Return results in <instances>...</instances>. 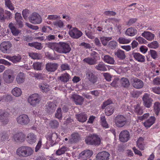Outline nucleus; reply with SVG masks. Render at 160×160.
Here are the masks:
<instances>
[{"label":"nucleus","instance_id":"f257e3e1","mask_svg":"<svg viewBox=\"0 0 160 160\" xmlns=\"http://www.w3.org/2000/svg\"><path fill=\"white\" fill-rule=\"evenodd\" d=\"M49 46L51 49L60 53L66 54L69 52L71 50L69 45L63 42L51 43L49 44Z\"/></svg>","mask_w":160,"mask_h":160},{"label":"nucleus","instance_id":"f03ea898","mask_svg":"<svg viewBox=\"0 0 160 160\" xmlns=\"http://www.w3.org/2000/svg\"><path fill=\"white\" fill-rule=\"evenodd\" d=\"M33 150L30 147L23 146L17 150V154L20 157H27L32 154Z\"/></svg>","mask_w":160,"mask_h":160},{"label":"nucleus","instance_id":"7ed1b4c3","mask_svg":"<svg viewBox=\"0 0 160 160\" xmlns=\"http://www.w3.org/2000/svg\"><path fill=\"white\" fill-rule=\"evenodd\" d=\"M114 122L115 126L118 128H121L126 125L127 123V119L124 116L118 114L114 117Z\"/></svg>","mask_w":160,"mask_h":160},{"label":"nucleus","instance_id":"20e7f679","mask_svg":"<svg viewBox=\"0 0 160 160\" xmlns=\"http://www.w3.org/2000/svg\"><path fill=\"white\" fill-rule=\"evenodd\" d=\"M86 78L92 83L94 84L97 81L98 78L94 71L91 69H88L85 72Z\"/></svg>","mask_w":160,"mask_h":160},{"label":"nucleus","instance_id":"39448f33","mask_svg":"<svg viewBox=\"0 0 160 160\" xmlns=\"http://www.w3.org/2000/svg\"><path fill=\"white\" fill-rule=\"evenodd\" d=\"M40 100V98L38 94H34L31 95L28 99V102L33 107H36L38 104Z\"/></svg>","mask_w":160,"mask_h":160},{"label":"nucleus","instance_id":"423d86ee","mask_svg":"<svg viewBox=\"0 0 160 160\" xmlns=\"http://www.w3.org/2000/svg\"><path fill=\"white\" fill-rule=\"evenodd\" d=\"M151 96L148 93L144 94L142 97V100L143 105L147 108H150L152 105L153 101L151 98Z\"/></svg>","mask_w":160,"mask_h":160},{"label":"nucleus","instance_id":"0eeeda50","mask_svg":"<svg viewBox=\"0 0 160 160\" xmlns=\"http://www.w3.org/2000/svg\"><path fill=\"white\" fill-rule=\"evenodd\" d=\"M13 71L10 69L5 71L3 73V79L4 82L7 83H12L13 80Z\"/></svg>","mask_w":160,"mask_h":160},{"label":"nucleus","instance_id":"6e6552de","mask_svg":"<svg viewBox=\"0 0 160 160\" xmlns=\"http://www.w3.org/2000/svg\"><path fill=\"white\" fill-rule=\"evenodd\" d=\"M30 22L34 24H39L42 21V18L41 16L38 13L33 12L29 18Z\"/></svg>","mask_w":160,"mask_h":160},{"label":"nucleus","instance_id":"1a4fd4ad","mask_svg":"<svg viewBox=\"0 0 160 160\" xmlns=\"http://www.w3.org/2000/svg\"><path fill=\"white\" fill-rule=\"evenodd\" d=\"M17 122L22 125H27L29 122L30 119L28 116L25 114L19 115L17 118Z\"/></svg>","mask_w":160,"mask_h":160},{"label":"nucleus","instance_id":"9d476101","mask_svg":"<svg viewBox=\"0 0 160 160\" xmlns=\"http://www.w3.org/2000/svg\"><path fill=\"white\" fill-rule=\"evenodd\" d=\"M9 113L2 109H0V122L3 125L7 124L9 122Z\"/></svg>","mask_w":160,"mask_h":160},{"label":"nucleus","instance_id":"9b49d317","mask_svg":"<svg viewBox=\"0 0 160 160\" xmlns=\"http://www.w3.org/2000/svg\"><path fill=\"white\" fill-rule=\"evenodd\" d=\"M130 138V134L127 130L122 131L119 135V139L122 142H125L128 141Z\"/></svg>","mask_w":160,"mask_h":160},{"label":"nucleus","instance_id":"f8f14e48","mask_svg":"<svg viewBox=\"0 0 160 160\" xmlns=\"http://www.w3.org/2000/svg\"><path fill=\"white\" fill-rule=\"evenodd\" d=\"M12 46L10 42H3L0 45V50L3 53H8L10 52V49Z\"/></svg>","mask_w":160,"mask_h":160},{"label":"nucleus","instance_id":"ddd939ff","mask_svg":"<svg viewBox=\"0 0 160 160\" xmlns=\"http://www.w3.org/2000/svg\"><path fill=\"white\" fill-rule=\"evenodd\" d=\"M69 34L72 38L78 39L82 35V33L77 28H74L69 31Z\"/></svg>","mask_w":160,"mask_h":160},{"label":"nucleus","instance_id":"4468645a","mask_svg":"<svg viewBox=\"0 0 160 160\" xmlns=\"http://www.w3.org/2000/svg\"><path fill=\"white\" fill-rule=\"evenodd\" d=\"M25 137V134L22 132H17L13 136L14 141L17 142H22L24 141Z\"/></svg>","mask_w":160,"mask_h":160},{"label":"nucleus","instance_id":"2eb2a0df","mask_svg":"<svg viewBox=\"0 0 160 160\" xmlns=\"http://www.w3.org/2000/svg\"><path fill=\"white\" fill-rule=\"evenodd\" d=\"M110 155V154L106 151L99 152L96 156V160H109Z\"/></svg>","mask_w":160,"mask_h":160},{"label":"nucleus","instance_id":"dca6fc26","mask_svg":"<svg viewBox=\"0 0 160 160\" xmlns=\"http://www.w3.org/2000/svg\"><path fill=\"white\" fill-rule=\"evenodd\" d=\"M132 80V85L134 88L137 89H140L143 87V83L141 80L135 78H133Z\"/></svg>","mask_w":160,"mask_h":160},{"label":"nucleus","instance_id":"f3484780","mask_svg":"<svg viewBox=\"0 0 160 160\" xmlns=\"http://www.w3.org/2000/svg\"><path fill=\"white\" fill-rule=\"evenodd\" d=\"M93 153V152L92 150H84L79 153V158L82 159H89Z\"/></svg>","mask_w":160,"mask_h":160},{"label":"nucleus","instance_id":"a211bd4d","mask_svg":"<svg viewBox=\"0 0 160 160\" xmlns=\"http://www.w3.org/2000/svg\"><path fill=\"white\" fill-rule=\"evenodd\" d=\"M46 111L48 113H52L56 109V105L54 103L49 102L46 105Z\"/></svg>","mask_w":160,"mask_h":160},{"label":"nucleus","instance_id":"6ab92c4d","mask_svg":"<svg viewBox=\"0 0 160 160\" xmlns=\"http://www.w3.org/2000/svg\"><path fill=\"white\" fill-rule=\"evenodd\" d=\"M46 137L48 140L50 141L51 143L54 144L56 141L58 139V136L57 133L55 132L48 133L46 136Z\"/></svg>","mask_w":160,"mask_h":160},{"label":"nucleus","instance_id":"aec40b11","mask_svg":"<svg viewBox=\"0 0 160 160\" xmlns=\"http://www.w3.org/2000/svg\"><path fill=\"white\" fill-rule=\"evenodd\" d=\"M70 78V76L67 73H63L58 78V80L62 83H67Z\"/></svg>","mask_w":160,"mask_h":160},{"label":"nucleus","instance_id":"412c9836","mask_svg":"<svg viewBox=\"0 0 160 160\" xmlns=\"http://www.w3.org/2000/svg\"><path fill=\"white\" fill-rule=\"evenodd\" d=\"M72 98L76 105H80L83 103L84 99L82 97L77 94H74Z\"/></svg>","mask_w":160,"mask_h":160},{"label":"nucleus","instance_id":"4be33fe9","mask_svg":"<svg viewBox=\"0 0 160 160\" xmlns=\"http://www.w3.org/2000/svg\"><path fill=\"white\" fill-rule=\"evenodd\" d=\"M58 65L56 63L49 62L46 65V69L48 72H53L58 68Z\"/></svg>","mask_w":160,"mask_h":160},{"label":"nucleus","instance_id":"5701e85b","mask_svg":"<svg viewBox=\"0 0 160 160\" xmlns=\"http://www.w3.org/2000/svg\"><path fill=\"white\" fill-rule=\"evenodd\" d=\"M132 55L136 60L139 62H144L145 61V56L139 53L133 52H132Z\"/></svg>","mask_w":160,"mask_h":160},{"label":"nucleus","instance_id":"b1692460","mask_svg":"<svg viewBox=\"0 0 160 160\" xmlns=\"http://www.w3.org/2000/svg\"><path fill=\"white\" fill-rule=\"evenodd\" d=\"M4 58L15 63L19 62L21 59V56L19 55L18 56L14 55L12 56L6 55L5 56Z\"/></svg>","mask_w":160,"mask_h":160},{"label":"nucleus","instance_id":"393cba45","mask_svg":"<svg viewBox=\"0 0 160 160\" xmlns=\"http://www.w3.org/2000/svg\"><path fill=\"white\" fill-rule=\"evenodd\" d=\"M115 56L120 60H123L126 57L124 51L118 49L114 52Z\"/></svg>","mask_w":160,"mask_h":160},{"label":"nucleus","instance_id":"a878e982","mask_svg":"<svg viewBox=\"0 0 160 160\" xmlns=\"http://www.w3.org/2000/svg\"><path fill=\"white\" fill-rule=\"evenodd\" d=\"M155 118L154 116H151L143 122V124L146 127H150L155 122Z\"/></svg>","mask_w":160,"mask_h":160},{"label":"nucleus","instance_id":"bb28decb","mask_svg":"<svg viewBox=\"0 0 160 160\" xmlns=\"http://www.w3.org/2000/svg\"><path fill=\"white\" fill-rule=\"evenodd\" d=\"M27 141L30 144L34 143L37 140V137L33 133H30L28 134L27 137Z\"/></svg>","mask_w":160,"mask_h":160},{"label":"nucleus","instance_id":"cd10ccee","mask_svg":"<svg viewBox=\"0 0 160 160\" xmlns=\"http://www.w3.org/2000/svg\"><path fill=\"white\" fill-rule=\"evenodd\" d=\"M75 116L76 118L79 122H84L87 120V115L84 112L76 114Z\"/></svg>","mask_w":160,"mask_h":160},{"label":"nucleus","instance_id":"c85d7f7f","mask_svg":"<svg viewBox=\"0 0 160 160\" xmlns=\"http://www.w3.org/2000/svg\"><path fill=\"white\" fill-rule=\"evenodd\" d=\"M38 86L41 90L43 92H46L50 90L49 85L45 82L39 83Z\"/></svg>","mask_w":160,"mask_h":160},{"label":"nucleus","instance_id":"c756f323","mask_svg":"<svg viewBox=\"0 0 160 160\" xmlns=\"http://www.w3.org/2000/svg\"><path fill=\"white\" fill-rule=\"evenodd\" d=\"M142 35L147 40L149 41L153 40L155 37L154 34L148 31H144L142 33Z\"/></svg>","mask_w":160,"mask_h":160},{"label":"nucleus","instance_id":"7c9ffc66","mask_svg":"<svg viewBox=\"0 0 160 160\" xmlns=\"http://www.w3.org/2000/svg\"><path fill=\"white\" fill-rule=\"evenodd\" d=\"M8 27L11 30L12 34L14 36H18L20 32V31L17 29L12 22L9 24Z\"/></svg>","mask_w":160,"mask_h":160},{"label":"nucleus","instance_id":"2f4dec72","mask_svg":"<svg viewBox=\"0 0 160 160\" xmlns=\"http://www.w3.org/2000/svg\"><path fill=\"white\" fill-rule=\"evenodd\" d=\"M93 142L91 143L93 145L98 146L101 143V139L100 138L97 134H92Z\"/></svg>","mask_w":160,"mask_h":160},{"label":"nucleus","instance_id":"473e14b6","mask_svg":"<svg viewBox=\"0 0 160 160\" xmlns=\"http://www.w3.org/2000/svg\"><path fill=\"white\" fill-rule=\"evenodd\" d=\"M25 77L24 74L22 72H20L17 76L16 81L18 84L23 83L25 80Z\"/></svg>","mask_w":160,"mask_h":160},{"label":"nucleus","instance_id":"72a5a7b5","mask_svg":"<svg viewBox=\"0 0 160 160\" xmlns=\"http://www.w3.org/2000/svg\"><path fill=\"white\" fill-rule=\"evenodd\" d=\"M82 61L90 65H94L97 62L94 58L91 57L85 58Z\"/></svg>","mask_w":160,"mask_h":160},{"label":"nucleus","instance_id":"f704fd0d","mask_svg":"<svg viewBox=\"0 0 160 160\" xmlns=\"http://www.w3.org/2000/svg\"><path fill=\"white\" fill-rule=\"evenodd\" d=\"M103 60L105 62L111 64H114L115 62L114 58L109 55H105Z\"/></svg>","mask_w":160,"mask_h":160},{"label":"nucleus","instance_id":"c9c22d12","mask_svg":"<svg viewBox=\"0 0 160 160\" xmlns=\"http://www.w3.org/2000/svg\"><path fill=\"white\" fill-rule=\"evenodd\" d=\"M137 32V31L136 29L131 27L127 29L125 34L127 35L132 36L136 34Z\"/></svg>","mask_w":160,"mask_h":160},{"label":"nucleus","instance_id":"e433bc0d","mask_svg":"<svg viewBox=\"0 0 160 160\" xmlns=\"http://www.w3.org/2000/svg\"><path fill=\"white\" fill-rule=\"evenodd\" d=\"M95 67L96 69L99 71H105L107 70L105 65L102 62H99Z\"/></svg>","mask_w":160,"mask_h":160},{"label":"nucleus","instance_id":"4c0bfd02","mask_svg":"<svg viewBox=\"0 0 160 160\" xmlns=\"http://www.w3.org/2000/svg\"><path fill=\"white\" fill-rule=\"evenodd\" d=\"M49 124L51 128L53 129H57L59 126L58 122L55 119L51 120L50 121Z\"/></svg>","mask_w":160,"mask_h":160},{"label":"nucleus","instance_id":"58836bf2","mask_svg":"<svg viewBox=\"0 0 160 160\" xmlns=\"http://www.w3.org/2000/svg\"><path fill=\"white\" fill-rule=\"evenodd\" d=\"M114 109V108L111 106L107 107L105 110L106 115L108 116L111 115L113 113Z\"/></svg>","mask_w":160,"mask_h":160},{"label":"nucleus","instance_id":"ea45409f","mask_svg":"<svg viewBox=\"0 0 160 160\" xmlns=\"http://www.w3.org/2000/svg\"><path fill=\"white\" fill-rule=\"evenodd\" d=\"M28 45L31 47H34L36 49L38 50L41 49L42 48L41 43L38 42H33L32 43H29Z\"/></svg>","mask_w":160,"mask_h":160},{"label":"nucleus","instance_id":"a19ab883","mask_svg":"<svg viewBox=\"0 0 160 160\" xmlns=\"http://www.w3.org/2000/svg\"><path fill=\"white\" fill-rule=\"evenodd\" d=\"M122 86L125 88H128L130 85L129 80L126 78H122L120 81Z\"/></svg>","mask_w":160,"mask_h":160},{"label":"nucleus","instance_id":"79ce46f5","mask_svg":"<svg viewBox=\"0 0 160 160\" xmlns=\"http://www.w3.org/2000/svg\"><path fill=\"white\" fill-rule=\"evenodd\" d=\"M68 148L65 146H63L59 148L56 152V154L58 155H61L64 154L67 151Z\"/></svg>","mask_w":160,"mask_h":160},{"label":"nucleus","instance_id":"37998d69","mask_svg":"<svg viewBox=\"0 0 160 160\" xmlns=\"http://www.w3.org/2000/svg\"><path fill=\"white\" fill-rule=\"evenodd\" d=\"M9 136L6 131H1L0 132V138L2 141H5L8 140Z\"/></svg>","mask_w":160,"mask_h":160},{"label":"nucleus","instance_id":"c03bdc74","mask_svg":"<svg viewBox=\"0 0 160 160\" xmlns=\"http://www.w3.org/2000/svg\"><path fill=\"white\" fill-rule=\"evenodd\" d=\"M12 94L16 97H19L22 94L21 89L17 87H16L13 89L12 90Z\"/></svg>","mask_w":160,"mask_h":160},{"label":"nucleus","instance_id":"a18cd8bd","mask_svg":"<svg viewBox=\"0 0 160 160\" xmlns=\"http://www.w3.org/2000/svg\"><path fill=\"white\" fill-rule=\"evenodd\" d=\"M100 120L102 125L106 128H108V125L106 121V118L104 115H102L100 117Z\"/></svg>","mask_w":160,"mask_h":160},{"label":"nucleus","instance_id":"49530a36","mask_svg":"<svg viewBox=\"0 0 160 160\" xmlns=\"http://www.w3.org/2000/svg\"><path fill=\"white\" fill-rule=\"evenodd\" d=\"M42 63L39 62H34L32 65L33 68L36 70H42Z\"/></svg>","mask_w":160,"mask_h":160},{"label":"nucleus","instance_id":"de8ad7c7","mask_svg":"<svg viewBox=\"0 0 160 160\" xmlns=\"http://www.w3.org/2000/svg\"><path fill=\"white\" fill-rule=\"evenodd\" d=\"M154 109L155 114L158 115L160 111V103L156 102L154 103Z\"/></svg>","mask_w":160,"mask_h":160},{"label":"nucleus","instance_id":"09e8293b","mask_svg":"<svg viewBox=\"0 0 160 160\" xmlns=\"http://www.w3.org/2000/svg\"><path fill=\"white\" fill-rule=\"evenodd\" d=\"M79 135L77 133L72 134L71 141L75 142H78L79 139Z\"/></svg>","mask_w":160,"mask_h":160},{"label":"nucleus","instance_id":"8fccbe9b","mask_svg":"<svg viewBox=\"0 0 160 160\" xmlns=\"http://www.w3.org/2000/svg\"><path fill=\"white\" fill-rule=\"evenodd\" d=\"M118 41L120 44H128L131 41V40L124 38L120 37L118 39Z\"/></svg>","mask_w":160,"mask_h":160},{"label":"nucleus","instance_id":"3c124183","mask_svg":"<svg viewBox=\"0 0 160 160\" xmlns=\"http://www.w3.org/2000/svg\"><path fill=\"white\" fill-rule=\"evenodd\" d=\"M5 5L10 10L12 11L14 9L10 0H5Z\"/></svg>","mask_w":160,"mask_h":160},{"label":"nucleus","instance_id":"603ef678","mask_svg":"<svg viewBox=\"0 0 160 160\" xmlns=\"http://www.w3.org/2000/svg\"><path fill=\"white\" fill-rule=\"evenodd\" d=\"M56 112V113L55 114L56 118L59 120L62 119V115L61 112V108H58Z\"/></svg>","mask_w":160,"mask_h":160},{"label":"nucleus","instance_id":"864d4df0","mask_svg":"<svg viewBox=\"0 0 160 160\" xmlns=\"http://www.w3.org/2000/svg\"><path fill=\"white\" fill-rule=\"evenodd\" d=\"M92 134H91L87 137L85 139V142L86 143L89 145H93L91 143L93 142V139H92Z\"/></svg>","mask_w":160,"mask_h":160},{"label":"nucleus","instance_id":"5fc2aeb1","mask_svg":"<svg viewBox=\"0 0 160 160\" xmlns=\"http://www.w3.org/2000/svg\"><path fill=\"white\" fill-rule=\"evenodd\" d=\"M135 112L137 114L141 115L143 113V110L142 108L139 105L137 104L135 108Z\"/></svg>","mask_w":160,"mask_h":160},{"label":"nucleus","instance_id":"6e6d98bb","mask_svg":"<svg viewBox=\"0 0 160 160\" xmlns=\"http://www.w3.org/2000/svg\"><path fill=\"white\" fill-rule=\"evenodd\" d=\"M148 46L150 48L155 49L158 47V45L157 41H154L148 44Z\"/></svg>","mask_w":160,"mask_h":160},{"label":"nucleus","instance_id":"4d7b16f0","mask_svg":"<svg viewBox=\"0 0 160 160\" xmlns=\"http://www.w3.org/2000/svg\"><path fill=\"white\" fill-rule=\"evenodd\" d=\"M29 56L32 59H39L40 58V55L37 53H31L29 54Z\"/></svg>","mask_w":160,"mask_h":160},{"label":"nucleus","instance_id":"13d9d810","mask_svg":"<svg viewBox=\"0 0 160 160\" xmlns=\"http://www.w3.org/2000/svg\"><path fill=\"white\" fill-rule=\"evenodd\" d=\"M112 101L110 99H108L107 100L104 102L102 106V109H104L105 108V107L112 104Z\"/></svg>","mask_w":160,"mask_h":160},{"label":"nucleus","instance_id":"bf43d9fd","mask_svg":"<svg viewBox=\"0 0 160 160\" xmlns=\"http://www.w3.org/2000/svg\"><path fill=\"white\" fill-rule=\"evenodd\" d=\"M61 68L62 70H69L70 69V66L67 63H64L61 66Z\"/></svg>","mask_w":160,"mask_h":160},{"label":"nucleus","instance_id":"052dcab7","mask_svg":"<svg viewBox=\"0 0 160 160\" xmlns=\"http://www.w3.org/2000/svg\"><path fill=\"white\" fill-rule=\"evenodd\" d=\"M109 46L112 49H115L117 46V42L114 41H111L109 43Z\"/></svg>","mask_w":160,"mask_h":160},{"label":"nucleus","instance_id":"680f3d73","mask_svg":"<svg viewBox=\"0 0 160 160\" xmlns=\"http://www.w3.org/2000/svg\"><path fill=\"white\" fill-rule=\"evenodd\" d=\"M29 11L28 9H25L22 11V15L25 19H27L29 16Z\"/></svg>","mask_w":160,"mask_h":160},{"label":"nucleus","instance_id":"e2e57ef3","mask_svg":"<svg viewBox=\"0 0 160 160\" xmlns=\"http://www.w3.org/2000/svg\"><path fill=\"white\" fill-rule=\"evenodd\" d=\"M34 77L38 79H44V75L40 73H37L34 74Z\"/></svg>","mask_w":160,"mask_h":160},{"label":"nucleus","instance_id":"0e129e2a","mask_svg":"<svg viewBox=\"0 0 160 160\" xmlns=\"http://www.w3.org/2000/svg\"><path fill=\"white\" fill-rule=\"evenodd\" d=\"M136 39L138 40L140 43L145 44L147 42V41L145 39L141 37H136Z\"/></svg>","mask_w":160,"mask_h":160},{"label":"nucleus","instance_id":"69168bd1","mask_svg":"<svg viewBox=\"0 0 160 160\" xmlns=\"http://www.w3.org/2000/svg\"><path fill=\"white\" fill-rule=\"evenodd\" d=\"M89 93L94 96V97H97L99 96L100 92L98 90H94L90 91Z\"/></svg>","mask_w":160,"mask_h":160},{"label":"nucleus","instance_id":"338daca9","mask_svg":"<svg viewBox=\"0 0 160 160\" xmlns=\"http://www.w3.org/2000/svg\"><path fill=\"white\" fill-rule=\"evenodd\" d=\"M150 52L151 57L155 59L157 58L158 54L155 51L151 50H150Z\"/></svg>","mask_w":160,"mask_h":160},{"label":"nucleus","instance_id":"774afa93","mask_svg":"<svg viewBox=\"0 0 160 160\" xmlns=\"http://www.w3.org/2000/svg\"><path fill=\"white\" fill-rule=\"evenodd\" d=\"M151 89L154 93L158 94H160V87H154L152 88Z\"/></svg>","mask_w":160,"mask_h":160}]
</instances>
